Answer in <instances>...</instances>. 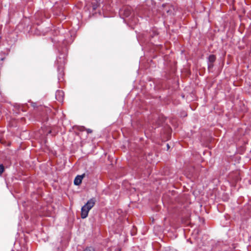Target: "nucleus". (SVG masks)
<instances>
[{
    "label": "nucleus",
    "instance_id": "10",
    "mask_svg": "<svg viewBox=\"0 0 251 251\" xmlns=\"http://www.w3.org/2000/svg\"><path fill=\"white\" fill-rule=\"evenodd\" d=\"M213 67L212 63H210V64L208 65V69H210Z\"/></svg>",
    "mask_w": 251,
    "mask_h": 251
},
{
    "label": "nucleus",
    "instance_id": "4",
    "mask_svg": "<svg viewBox=\"0 0 251 251\" xmlns=\"http://www.w3.org/2000/svg\"><path fill=\"white\" fill-rule=\"evenodd\" d=\"M215 59H216V57L213 54L210 55L208 57V60H209V62L211 63L214 62L215 61Z\"/></svg>",
    "mask_w": 251,
    "mask_h": 251
},
{
    "label": "nucleus",
    "instance_id": "1",
    "mask_svg": "<svg viewBox=\"0 0 251 251\" xmlns=\"http://www.w3.org/2000/svg\"><path fill=\"white\" fill-rule=\"evenodd\" d=\"M96 200L95 198H92L82 207L81 217L82 219L86 218L89 210L95 205Z\"/></svg>",
    "mask_w": 251,
    "mask_h": 251
},
{
    "label": "nucleus",
    "instance_id": "8",
    "mask_svg": "<svg viewBox=\"0 0 251 251\" xmlns=\"http://www.w3.org/2000/svg\"><path fill=\"white\" fill-rule=\"evenodd\" d=\"M83 251H94V250L92 248H87Z\"/></svg>",
    "mask_w": 251,
    "mask_h": 251
},
{
    "label": "nucleus",
    "instance_id": "3",
    "mask_svg": "<svg viewBox=\"0 0 251 251\" xmlns=\"http://www.w3.org/2000/svg\"><path fill=\"white\" fill-rule=\"evenodd\" d=\"M85 174L80 176H77L74 180V184L75 185H79L82 182L83 178L84 177Z\"/></svg>",
    "mask_w": 251,
    "mask_h": 251
},
{
    "label": "nucleus",
    "instance_id": "7",
    "mask_svg": "<svg viewBox=\"0 0 251 251\" xmlns=\"http://www.w3.org/2000/svg\"><path fill=\"white\" fill-rule=\"evenodd\" d=\"M4 171V167L2 165H0V175L2 174Z\"/></svg>",
    "mask_w": 251,
    "mask_h": 251
},
{
    "label": "nucleus",
    "instance_id": "9",
    "mask_svg": "<svg viewBox=\"0 0 251 251\" xmlns=\"http://www.w3.org/2000/svg\"><path fill=\"white\" fill-rule=\"evenodd\" d=\"M97 8V4H93V9L96 10Z\"/></svg>",
    "mask_w": 251,
    "mask_h": 251
},
{
    "label": "nucleus",
    "instance_id": "2",
    "mask_svg": "<svg viewBox=\"0 0 251 251\" xmlns=\"http://www.w3.org/2000/svg\"><path fill=\"white\" fill-rule=\"evenodd\" d=\"M64 94L62 90H57L55 94L56 99L59 102H62L64 100Z\"/></svg>",
    "mask_w": 251,
    "mask_h": 251
},
{
    "label": "nucleus",
    "instance_id": "6",
    "mask_svg": "<svg viewBox=\"0 0 251 251\" xmlns=\"http://www.w3.org/2000/svg\"><path fill=\"white\" fill-rule=\"evenodd\" d=\"M82 128L83 129V130H85L88 133H91L93 132L92 130L91 129H89V128L87 129V128H85L84 127H82Z\"/></svg>",
    "mask_w": 251,
    "mask_h": 251
},
{
    "label": "nucleus",
    "instance_id": "11",
    "mask_svg": "<svg viewBox=\"0 0 251 251\" xmlns=\"http://www.w3.org/2000/svg\"><path fill=\"white\" fill-rule=\"evenodd\" d=\"M167 147L168 149H169L170 148V146H169V144L167 145Z\"/></svg>",
    "mask_w": 251,
    "mask_h": 251
},
{
    "label": "nucleus",
    "instance_id": "5",
    "mask_svg": "<svg viewBox=\"0 0 251 251\" xmlns=\"http://www.w3.org/2000/svg\"><path fill=\"white\" fill-rule=\"evenodd\" d=\"M130 10L128 9H125L124 11V14H125L126 17H128L130 14Z\"/></svg>",
    "mask_w": 251,
    "mask_h": 251
}]
</instances>
